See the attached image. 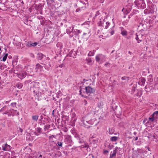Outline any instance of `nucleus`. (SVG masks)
I'll list each match as a JSON object with an SVG mask.
<instances>
[{
  "mask_svg": "<svg viewBox=\"0 0 158 158\" xmlns=\"http://www.w3.org/2000/svg\"><path fill=\"white\" fill-rule=\"evenodd\" d=\"M94 119H89L87 117L84 118L83 121V124L84 126L88 128L90 127L89 125H93L95 122Z\"/></svg>",
  "mask_w": 158,
  "mask_h": 158,
  "instance_id": "obj_1",
  "label": "nucleus"
},
{
  "mask_svg": "<svg viewBox=\"0 0 158 158\" xmlns=\"http://www.w3.org/2000/svg\"><path fill=\"white\" fill-rule=\"evenodd\" d=\"M95 59L97 62L101 63L105 61L106 57L102 54H99L96 56Z\"/></svg>",
  "mask_w": 158,
  "mask_h": 158,
  "instance_id": "obj_2",
  "label": "nucleus"
},
{
  "mask_svg": "<svg viewBox=\"0 0 158 158\" xmlns=\"http://www.w3.org/2000/svg\"><path fill=\"white\" fill-rule=\"evenodd\" d=\"M134 3L139 7H143L144 6V3L143 0H136Z\"/></svg>",
  "mask_w": 158,
  "mask_h": 158,
  "instance_id": "obj_3",
  "label": "nucleus"
},
{
  "mask_svg": "<svg viewBox=\"0 0 158 158\" xmlns=\"http://www.w3.org/2000/svg\"><path fill=\"white\" fill-rule=\"evenodd\" d=\"M2 149L3 151H9L11 149V147L10 146L8 145L7 143H5L2 146Z\"/></svg>",
  "mask_w": 158,
  "mask_h": 158,
  "instance_id": "obj_4",
  "label": "nucleus"
},
{
  "mask_svg": "<svg viewBox=\"0 0 158 158\" xmlns=\"http://www.w3.org/2000/svg\"><path fill=\"white\" fill-rule=\"evenodd\" d=\"M31 89H36L39 87V83L37 82H33L31 84Z\"/></svg>",
  "mask_w": 158,
  "mask_h": 158,
  "instance_id": "obj_5",
  "label": "nucleus"
},
{
  "mask_svg": "<svg viewBox=\"0 0 158 158\" xmlns=\"http://www.w3.org/2000/svg\"><path fill=\"white\" fill-rule=\"evenodd\" d=\"M85 90L86 92L87 93H91L95 92V89L89 86L85 87Z\"/></svg>",
  "mask_w": 158,
  "mask_h": 158,
  "instance_id": "obj_6",
  "label": "nucleus"
},
{
  "mask_svg": "<svg viewBox=\"0 0 158 158\" xmlns=\"http://www.w3.org/2000/svg\"><path fill=\"white\" fill-rule=\"evenodd\" d=\"M118 148L116 147L115 148L114 150L113 151V152H111L110 154V158H113V157H115L118 151Z\"/></svg>",
  "mask_w": 158,
  "mask_h": 158,
  "instance_id": "obj_7",
  "label": "nucleus"
},
{
  "mask_svg": "<svg viewBox=\"0 0 158 158\" xmlns=\"http://www.w3.org/2000/svg\"><path fill=\"white\" fill-rule=\"evenodd\" d=\"M136 37L135 38L137 41V43H139L141 42L142 40V36L141 35H137V34H136Z\"/></svg>",
  "mask_w": 158,
  "mask_h": 158,
  "instance_id": "obj_8",
  "label": "nucleus"
},
{
  "mask_svg": "<svg viewBox=\"0 0 158 158\" xmlns=\"http://www.w3.org/2000/svg\"><path fill=\"white\" fill-rule=\"evenodd\" d=\"M157 118V116H155L154 113L149 118V120L150 121L152 122H153L155 120V118Z\"/></svg>",
  "mask_w": 158,
  "mask_h": 158,
  "instance_id": "obj_9",
  "label": "nucleus"
},
{
  "mask_svg": "<svg viewBox=\"0 0 158 158\" xmlns=\"http://www.w3.org/2000/svg\"><path fill=\"white\" fill-rule=\"evenodd\" d=\"M37 43L36 42L31 43V42H28L27 43V46L28 47L33 46L34 47L37 45Z\"/></svg>",
  "mask_w": 158,
  "mask_h": 158,
  "instance_id": "obj_10",
  "label": "nucleus"
},
{
  "mask_svg": "<svg viewBox=\"0 0 158 158\" xmlns=\"http://www.w3.org/2000/svg\"><path fill=\"white\" fill-rule=\"evenodd\" d=\"M105 21L103 20L102 21H100L98 23L99 26H104V23Z\"/></svg>",
  "mask_w": 158,
  "mask_h": 158,
  "instance_id": "obj_11",
  "label": "nucleus"
},
{
  "mask_svg": "<svg viewBox=\"0 0 158 158\" xmlns=\"http://www.w3.org/2000/svg\"><path fill=\"white\" fill-rule=\"evenodd\" d=\"M109 32L110 33V35H112L114 34V27H112L111 29L109 30Z\"/></svg>",
  "mask_w": 158,
  "mask_h": 158,
  "instance_id": "obj_12",
  "label": "nucleus"
},
{
  "mask_svg": "<svg viewBox=\"0 0 158 158\" xmlns=\"http://www.w3.org/2000/svg\"><path fill=\"white\" fill-rule=\"evenodd\" d=\"M110 25V23H109L108 22H106L105 21V23H104V26L105 28L106 29H107L109 27Z\"/></svg>",
  "mask_w": 158,
  "mask_h": 158,
  "instance_id": "obj_13",
  "label": "nucleus"
},
{
  "mask_svg": "<svg viewBox=\"0 0 158 158\" xmlns=\"http://www.w3.org/2000/svg\"><path fill=\"white\" fill-rule=\"evenodd\" d=\"M26 75V73H22L21 75H19V77L20 78H24Z\"/></svg>",
  "mask_w": 158,
  "mask_h": 158,
  "instance_id": "obj_14",
  "label": "nucleus"
},
{
  "mask_svg": "<svg viewBox=\"0 0 158 158\" xmlns=\"http://www.w3.org/2000/svg\"><path fill=\"white\" fill-rule=\"evenodd\" d=\"M109 133L110 134L112 135L114 133V131L113 128H109Z\"/></svg>",
  "mask_w": 158,
  "mask_h": 158,
  "instance_id": "obj_15",
  "label": "nucleus"
},
{
  "mask_svg": "<svg viewBox=\"0 0 158 158\" xmlns=\"http://www.w3.org/2000/svg\"><path fill=\"white\" fill-rule=\"evenodd\" d=\"M118 139V137L116 136H113L111 138L110 140L112 141L115 142Z\"/></svg>",
  "mask_w": 158,
  "mask_h": 158,
  "instance_id": "obj_16",
  "label": "nucleus"
},
{
  "mask_svg": "<svg viewBox=\"0 0 158 158\" xmlns=\"http://www.w3.org/2000/svg\"><path fill=\"white\" fill-rule=\"evenodd\" d=\"M39 118V116L37 115H33L32 116V119L33 120L37 121Z\"/></svg>",
  "mask_w": 158,
  "mask_h": 158,
  "instance_id": "obj_17",
  "label": "nucleus"
},
{
  "mask_svg": "<svg viewBox=\"0 0 158 158\" xmlns=\"http://www.w3.org/2000/svg\"><path fill=\"white\" fill-rule=\"evenodd\" d=\"M121 79L122 80H124V82L128 81L129 80L128 77H122Z\"/></svg>",
  "mask_w": 158,
  "mask_h": 158,
  "instance_id": "obj_18",
  "label": "nucleus"
},
{
  "mask_svg": "<svg viewBox=\"0 0 158 158\" xmlns=\"http://www.w3.org/2000/svg\"><path fill=\"white\" fill-rule=\"evenodd\" d=\"M23 84L21 83H18L16 85V86L19 89H21L23 87Z\"/></svg>",
  "mask_w": 158,
  "mask_h": 158,
  "instance_id": "obj_19",
  "label": "nucleus"
},
{
  "mask_svg": "<svg viewBox=\"0 0 158 158\" xmlns=\"http://www.w3.org/2000/svg\"><path fill=\"white\" fill-rule=\"evenodd\" d=\"M94 51H91L89 52V53L88 54V56H92L94 55Z\"/></svg>",
  "mask_w": 158,
  "mask_h": 158,
  "instance_id": "obj_20",
  "label": "nucleus"
},
{
  "mask_svg": "<svg viewBox=\"0 0 158 158\" xmlns=\"http://www.w3.org/2000/svg\"><path fill=\"white\" fill-rule=\"evenodd\" d=\"M121 34L123 35H127V31L126 30H123L121 31Z\"/></svg>",
  "mask_w": 158,
  "mask_h": 158,
  "instance_id": "obj_21",
  "label": "nucleus"
},
{
  "mask_svg": "<svg viewBox=\"0 0 158 158\" xmlns=\"http://www.w3.org/2000/svg\"><path fill=\"white\" fill-rule=\"evenodd\" d=\"M8 55L7 53H6V54H5L4 56L3 57V58H2V60L3 61H5L6 60V59L7 58Z\"/></svg>",
  "mask_w": 158,
  "mask_h": 158,
  "instance_id": "obj_22",
  "label": "nucleus"
},
{
  "mask_svg": "<svg viewBox=\"0 0 158 158\" xmlns=\"http://www.w3.org/2000/svg\"><path fill=\"white\" fill-rule=\"evenodd\" d=\"M110 64L109 62H106L105 64V66L106 67H110Z\"/></svg>",
  "mask_w": 158,
  "mask_h": 158,
  "instance_id": "obj_23",
  "label": "nucleus"
},
{
  "mask_svg": "<svg viewBox=\"0 0 158 158\" xmlns=\"http://www.w3.org/2000/svg\"><path fill=\"white\" fill-rule=\"evenodd\" d=\"M37 131L38 132L41 133V128L40 127H37Z\"/></svg>",
  "mask_w": 158,
  "mask_h": 158,
  "instance_id": "obj_24",
  "label": "nucleus"
},
{
  "mask_svg": "<svg viewBox=\"0 0 158 158\" xmlns=\"http://www.w3.org/2000/svg\"><path fill=\"white\" fill-rule=\"evenodd\" d=\"M19 131H20V132L21 133H20L19 134H18L19 135H22V132H23V130L21 128H19Z\"/></svg>",
  "mask_w": 158,
  "mask_h": 158,
  "instance_id": "obj_25",
  "label": "nucleus"
},
{
  "mask_svg": "<svg viewBox=\"0 0 158 158\" xmlns=\"http://www.w3.org/2000/svg\"><path fill=\"white\" fill-rule=\"evenodd\" d=\"M16 102L12 103L11 104V105L13 107L16 106Z\"/></svg>",
  "mask_w": 158,
  "mask_h": 158,
  "instance_id": "obj_26",
  "label": "nucleus"
},
{
  "mask_svg": "<svg viewBox=\"0 0 158 158\" xmlns=\"http://www.w3.org/2000/svg\"><path fill=\"white\" fill-rule=\"evenodd\" d=\"M100 14V13L99 12V11H97L96 13V14H95V16L96 17L97 16H98Z\"/></svg>",
  "mask_w": 158,
  "mask_h": 158,
  "instance_id": "obj_27",
  "label": "nucleus"
},
{
  "mask_svg": "<svg viewBox=\"0 0 158 158\" xmlns=\"http://www.w3.org/2000/svg\"><path fill=\"white\" fill-rule=\"evenodd\" d=\"M44 127H44L45 129L47 128L48 129L50 127V126L49 125H47L45 126Z\"/></svg>",
  "mask_w": 158,
  "mask_h": 158,
  "instance_id": "obj_28",
  "label": "nucleus"
},
{
  "mask_svg": "<svg viewBox=\"0 0 158 158\" xmlns=\"http://www.w3.org/2000/svg\"><path fill=\"white\" fill-rule=\"evenodd\" d=\"M86 158H94V156L90 154L89 155V157Z\"/></svg>",
  "mask_w": 158,
  "mask_h": 158,
  "instance_id": "obj_29",
  "label": "nucleus"
},
{
  "mask_svg": "<svg viewBox=\"0 0 158 158\" xmlns=\"http://www.w3.org/2000/svg\"><path fill=\"white\" fill-rule=\"evenodd\" d=\"M141 80L142 82V83H145V80L144 78H142L141 79Z\"/></svg>",
  "mask_w": 158,
  "mask_h": 158,
  "instance_id": "obj_30",
  "label": "nucleus"
},
{
  "mask_svg": "<svg viewBox=\"0 0 158 158\" xmlns=\"http://www.w3.org/2000/svg\"><path fill=\"white\" fill-rule=\"evenodd\" d=\"M57 144L58 145H59L60 146L62 147V143L60 142H58Z\"/></svg>",
  "mask_w": 158,
  "mask_h": 158,
  "instance_id": "obj_31",
  "label": "nucleus"
},
{
  "mask_svg": "<svg viewBox=\"0 0 158 158\" xmlns=\"http://www.w3.org/2000/svg\"><path fill=\"white\" fill-rule=\"evenodd\" d=\"M88 60V63H90V62H92L91 60L90 59H89V60Z\"/></svg>",
  "mask_w": 158,
  "mask_h": 158,
  "instance_id": "obj_32",
  "label": "nucleus"
},
{
  "mask_svg": "<svg viewBox=\"0 0 158 158\" xmlns=\"http://www.w3.org/2000/svg\"><path fill=\"white\" fill-rule=\"evenodd\" d=\"M95 137L94 136V135H90V138H94Z\"/></svg>",
  "mask_w": 158,
  "mask_h": 158,
  "instance_id": "obj_33",
  "label": "nucleus"
},
{
  "mask_svg": "<svg viewBox=\"0 0 158 158\" xmlns=\"http://www.w3.org/2000/svg\"><path fill=\"white\" fill-rule=\"evenodd\" d=\"M63 66H64L63 64H61L59 66V67H60V68H62V67H63Z\"/></svg>",
  "mask_w": 158,
  "mask_h": 158,
  "instance_id": "obj_34",
  "label": "nucleus"
},
{
  "mask_svg": "<svg viewBox=\"0 0 158 158\" xmlns=\"http://www.w3.org/2000/svg\"><path fill=\"white\" fill-rule=\"evenodd\" d=\"M84 102H85V105H86L87 104V101L86 100L84 101Z\"/></svg>",
  "mask_w": 158,
  "mask_h": 158,
  "instance_id": "obj_35",
  "label": "nucleus"
},
{
  "mask_svg": "<svg viewBox=\"0 0 158 158\" xmlns=\"http://www.w3.org/2000/svg\"><path fill=\"white\" fill-rule=\"evenodd\" d=\"M49 139H52V136L51 135V136H50L49 137Z\"/></svg>",
  "mask_w": 158,
  "mask_h": 158,
  "instance_id": "obj_36",
  "label": "nucleus"
},
{
  "mask_svg": "<svg viewBox=\"0 0 158 158\" xmlns=\"http://www.w3.org/2000/svg\"><path fill=\"white\" fill-rule=\"evenodd\" d=\"M34 133L35 134V135H36L37 136H38V134H37L36 132H35Z\"/></svg>",
  "mask_w": 158,
  "mask_h": 158,
  "instance_id": "obj_37",
  "label": "nucleus"
},
{
  "mask_svg": "<svg viewBox=\"0 0 158 158\" xmlns=\"http://www.w3.org/2000/svg\"><path fill=\"white\" fill-rule=\"evenodd\" d=\"M42 155H40L39 156V157L40 158H42Z\"/></svg>",
  "mask_w": 158,
  "mask_h": 158,
  "instance_id": "obj_38",
  "label": "nucleus"
},
{
  "mask_svg": "<svg viewBox=\"0 0 158 158\" xmlns=\"http://www.w3.org/2000/svg\"><path fill=\"white\" fill-rule=\"evenodd\" d=\"M54 0H51V2H54Z\"/></svg>",
  "mask_w": 158,
  "mask_h": 158,
  "instance_id": "obj_39",
  "label": "nucleus"
},
{
  "mask_svg": "<svg viewBox=\"0 0 158 158\" xmlns=\"http://www.w3.org/2000/svg\"><path fill=\"white\" fill-rule=\"evenodd\" d=\"M128 53H129V54H131V52L130 51H129L128 52Z\"/></svg>",
  "mask_w": 158,
  "mask_h": 158,
  "instance_id": "obj_40",
  "label": "nucleus"
},
{
  "mask_svg": "<svg viewBox=\"0 0 158 158\" xmlns=\"http://www.w3.org/2000/svg\"><path fill=\"white\" fill-rule=\"evenodd\" d=\"M52 136V137H55V136L54 135H51Z\"/></svg>",
  "mask_w": 158,
  "mask_h": 158,
  "instance_id": "obj_41",
  "label": "nucleus"
},
{
  "mask_svg": "<svg viewBox=\"0 0 158 158\" xmlns=\"http://www.w3.org/2000/svg\"><path fill=\"white\" fill-rule=\"evenodd\" d=\"M138 139V137H137L135 138V140H137Z\"/></svg>",
  "mask_w": 158,
  "mask_h": 158,
  "instance_id": "obj_42",
  "label": "nucleus"
},
{
  "mask_svg": "<svg viewBox=\"0 0 158 158\" xmlns=\"http://www.w3.org/2000/svg\"><path fill=\"white\" fill-rule=\"evenodd\" d=\"M105 152H108V151H105Z\"/></svg>",
  "mask_w": 158,
  "mask_h": 158,
  "instance_id": "obj_43",
  "label": "nucleus"
},
{
  "mask_svg": "<svg viewBox=\"0 0 158 158\" xmlns=\"http://www.w3.org/2000/svg\"><path fill=\"white\" fill-rule=\"evenodd\" d=\"M7 112L6 113H3V114H7Z\"/></svg>",
  "mask_w": 158,
  "mask_h": 158,
  "instance_id": "obj_44",
  "label": "nucleus"
},
{
  "mask_svg": "<svg viewBox=\"0 0 158 158\" xmlns=\"http://www.w3.org/2000/svg\"><path fill=\"white\" fill-rule=\"evenodd\" d=\"M37 66H40V64H37V65H36Z\"/></svg>",
  "mask_w": 158,
  "mask_h": 158,
  "instance_id": "obj_45",
  "label": "nucleus"
},
{
  "mask_svg": "<svg viewBox=\"0 0 158 158\" xmlns=\"http://www.w3.org/2000/svg\"><path fill=\"white\" fill-rule=\"evenodd\" d=\"M94 141L95 143L96 141H97V140H94Z\"/></svg>",
  "mask_w": 158,
  "mask_h": 158,
  "instance_id": "obj_46",
  "label": "nucleus"
},
{
  "mask_svg": "<svg viewBox=\"0 0 158 158\" xmlns=\"http://www.w3.org/2000/svg\"><path fill=\"white\" fill-rule=\"evenodd\" d=\"M73 28H74V27H72V31L73 30Z\"/></svg>",
  "mask_w": 158,
  "mask_h": 158,
  "instance_id": "obj_47",
  "label": "nucleus"
},
{
  "mask_svg": "<svg viewBox=\"0 0 158 158\" xmlns=\"http://www.w3.org/2000/svg\"><path fill=\"white\" fill-rule=\"evenodd\" d=\"M54 110H53V111H52V114H53V113H54V112H54Z\"/></svg>",
  "mask_w": 158,
  "mask_h": 158,
  "instance_id": "obj_48",
  "label": "nucleus"
},
{
  "mask_svg": "<svg viewBox=\"0 0 158 158\" xmlns=\"http://www.w3.org/2000/svg\"><path fill=\"white\" fill-rule=\"evenodd\" d=\"M76 12H77L78 11V10H76Z\"/></svg>",
  "mask_w": 158,
  "mask_h": 158,
  "instance_id": "obj_49",
  "label": "nucleus"
},
{
  "mask_svg": "<svg viewBox=\"0 0 158 158\" xmlns=\"http://www.w3.org/2000/svg\"><path fill=\"white\" fill-rule=\"evenodd\" d=\"M157 47H158V44H157Z\"/></svg>",
  "mask_w": 158,
  "mask_h": 158,
  "instance_id": "obj_50",
  "label": "nucleus"
},
{
  "mask_svg": "<svg viewBox=\"0 0 158 158\" xmlns=\"http://www.w3.org/2000/svg\"><path fill=\"white\" fill-rule=\"evenodd\" d=\"M78 32H79V31L78 30Z\"/></svg>",
  "mask_w": 158,
  "mask_h": 158,
  "instance_id": "obj_51",
  "label": "nucleus"
},
{
  "mask_svg": "<svg viewBox=\"0 0 158 158\" xmlns=\"http://www.w3.org/2000/svg\"><path fill=\"white\" fill-rule=\"evenodd\" d=\"M34 92H35V90L34 89Z\"/></svg>",
  "mask_w": 158,
  "mask_h": 158,
  "instance_id": "obj_52",
  "label": "nucleus"
}]
</instances>
